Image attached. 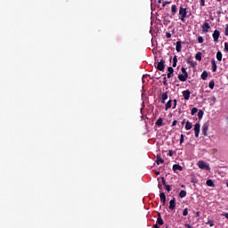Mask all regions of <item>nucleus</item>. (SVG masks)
I'll list each match as a JSON object with an SVG mask.
<instances>
[{"mask_svg": "<svg viewBox=\"0 0 228 228\" xmlns=\"http://www.w3.org/2000/svg\"><path fill=\"white\" fill-rule=\"evenodd\" d=\"M159 3H161V0H160V1H159Z\"/></svg>", "mask_w": 228, "mask_h": 228, "instance_id": "obj_57", "label": "nucleus"}, {"mask_svg": "<svg viewBox=\"0 0 228 228\" xmlns=\"http://www.w3.org/2000/svg\"><path fill=\"white\" fill-rule=\"evenodd\" d=\"M155 126H163V118H159L156 121Z\"/></svg>", "mask_w": 228, "mask_h": 228, "instance_id": "obj_22", "label": "nucleus"}, {"mask_svg": "<svg viewBox=\"0 0 228 228\" xmlns=\"http://www.w3.org/2000/svg\"><path fill=\"white\" fill-rule=\"evenodd\" d=\"M216 60H217L218 61H222V52L218 51V52L216 53Z\"/></svg>", "mask_w": 228, "mask_h": 228, "instance_id": "obj_24", "label": "nucleus"}, {"mask_svg": "<svg viewBox=\"0 0 228 228\" xmlns=\"http://www.w3.org/2000/svg\"><path fill=\"white\" fill-rule=\"evenodd\" d=\"M217 1V3H220V2H222V0H216Z\"/></svg>", "mask_w": 228, "mask_h": 228, "instance_id": "obj_56", "label": "nucleus"}, {"mask_svg": "<svg viewBox=\"0 0 228 228\" xmlns=\"http://www.w3.org/2000/svg\"><path fill=\"white\" fill-rule=\"evenodd\" d=\"M152 228H159V226L158 224H153Z\"/></svg>", "mask_w": 228, "mask_h": 228, "instance_id": "obj_52", "label": "nucleus"}, {"mask_svg": "<svg viewBox=\"0 0 228 228\" xmlns=\"http://www.w3.org/2000/svg\"><path fill=\"white\" fill-rule=\"evenodd\" d=\"M173 76H174V73H167L168 79H170V77H173Z\"/></svg>", "mask_w": 228, "mask_h": 228, "instance_id": "obj_46", "label": "nucleus"}, {"mask_svg": "<svg viewBox=\"0 0 228 228\" xmlns=\"http://www.w3.org/2000/svg\"><path fill=\"white\" fill-rule=\"evenodd\" d=\"M163 224H165V222L163 221L161 215L159 214V216L157 218V225H163Z\"/></svg>", "mask_w": 228, "mask_h": 228, "instance_id": "obj_14", "label": "nucleus"}, {"mask_svg": "<svg viewBox=\"0 0 228 228\" xmlns=\"http://www.w3.org/2000/svg\"><path fill=\"white\" fill-rule=\"evenodd\" d=\"M156 163H157V165H161V164L165 163V159H163L161 158V156H157Z\"/></svg>", "mask_w": 228, "mask_h": 228, "instance_id": "obj_15", "label": "nucleus"}, {"mask_svg": "<svg viewBox=\"0 0 228 228\" xmlns=\"http://www.w3.org/2000/svg\"><path fill=\"white\" fill-rule=\"evenodd\" d=\"M204 117V111L202 110H200L198 112V118H202Z\"/></svg>", "mask_w": 228, "mask_h": 228, "instance_id": "obj_27", "label": "nucleus"}, {"mask_svg": "<svg viewBox=\"0 0 228 228\" xmlns=\"http://www.w3.org/2000/svg\"><path fill=\"white\" fill-rule=\"evenodd\" d=\"M165 188L167 191H172V187H170V185H166Z\"/></svg>", "mask_w": 228, "mask_h": 228, "instance_id": "obj_39", "label": "nucleus"}, {"mask_svg": "<svg viewBox=\"0 0 228 228\" xmlns=\"http://www.w3.org/2000/svg\"><path fill=\"white\" fill-rule=\"evenodd\" d=\"M167 71H168V73H170V74H174V68H173V67H168V68H167Z\"/></svg>", "mask_w": 228, "mask_h": 228, "instance_id": "obj_34", "label": "nucleus"}, {"mask_svg": "<svg viewBox=\"0 0 228 228\" xmlns=\"http://www.w3.org/2000/svg\"><path fill=\"white\" fill-rule=\"evenodd\" d=\"M167 99H168V93L167 92H166L162 94V101H161L162 104H165V101H167Z\"/></svg>", "mask_w": 228, "mask_h": 228, "instance_id": "obj_20", "label": "nucleus"}, {"mask_svg": "<svg viewBox=\"0 0 228 228\" xmlns=\"http://www.w3.org/2000/svg\"><path fill=\"white\" fill-rule=\"evenodd\" d=\"M200 5L206 6V0H200Z\"/></svg>", "mask_w": 228, "mask_h": 228, "instance_id": "obj_43", "label": "nucleus"}, {"mask_svg": "<svg viewBox=\"0 0 228 228\" xmlns=\"http://www.w3.org/2000/svg\"><path fill=\"white\" fill-rule=\"evenodd\" d=\"M183 216H188V208H184V210L183 212Z\"/></svg>", "mask_w": 228, "mask_h": 228, "instance_id": "obj_36", "label": "nucleus"}, {"mask_svg": "<svg viewBox=\"0 0 228 228\" xmlns=\"http://www.w3.org/2000/svg\"><path fill=\"white\" fill-rule=\"evenodd\" d=\"M179 197L180 199H184V197H186V191L182 190L179 193Z\"/></svg>", "mask_w": 228, "mask_h": 228, "instance_id": "obj_23", "label": "nucleus"}, {"mask_svg": "<svg viewBox=\"0 0 228 228\" xmlns=\"http://www.w3.org/2000/svg\"><path fill=\"white\" fill-rule=\"evenodd\" d=\"M197 111H199V109H197L196 107L192 108L191 110V115H195V113H197Z\"/></svg>", "mask_w": 228, "mask_h": 228, "instance_id": "obj_29", "label": "nucleus"}, {"mask_svg": "<svg viewBox=\"0 0 228 228\" xmlns=\"http://www.w3.org/2000/svg\"><path fill=\"white\" fill-rule=\"evenodd\" d=\"M161 179H162L163 186H167V180H165V177L162 176Z\"/></svg>", "mask_w": 228, "mask_h": 228, "instance_id": "obj_37", "label": "nucleus"}, {"mask_svg": "<svg viewBox=\"0 0 228 228\" xmlns=\"http://www.w3.org/2000/svg\"><path fill=\"white\" fill-rule=\"evenodd\" d=\"M184 227H186V228H193V227H191V226L190 225V224H184Z\"/></svg>", "mask_w": 228, "mask_h": 228, "instance_id": "obj_48", "label": "nucleus"}, {"mask_svg": "<svg viewBox=\"0 0 228 228\" xmlns=\"http://www.w3.org/2000/svg\"><path fill=\"white\" fill-rule=\"evenodd\" d=\"M170 108H172V100H169V101L166 103V110H170Z\"/></svg>", "mask_w": 228, "mask_h": 228, "instance_id": "obj_25", "label": "nucleus"}, {"mask_svg": "<svg viewBox=\"0 0 228 228\" xmlns=\"http://www.w3.org/2000/svg\"><path fill=\"white\" fill-rule=\"evenodd\" d=\"M207 224L209 225L210 227H213L215 225V222L211 221V220H208Z\"/></svg>", "mask_w": 228, "mask_h": 228, "instance_id": "obj_33", "label": "nucleus"}, {"mask_svg": "<svg viewBox=\"0 0 228 228\" xmlns=\"http://www.w3.org/2000/svg\"><path fill=\"white\" fill-rule=\"evenodd\" d=\"M183 143H184V134H181V138H180V145H183Z\"/></svg>", "mask_w": 228, "mask_h": 228, "instance_id": "obj_31", "label": "nucleus"}, {"mask_svg": "<svg viewBox=\"0 0 228 228\" xmlns=\"http://www.w3.org/2000/svg\"><path fill=\"white\" fill-rule=\"evenodd\" d=\"M194 132H195V137L199 138V134H200V123H196L194 125Z\"/></svg>", "mask_w": 228, "mask_h": 228, "instance_id": "obj_3", "label": "nucleus"}, {"mask_svg": "<svg viewBox=\"0 0 228 228\" xmlns=\"http://www.w3.org/2000/svg\"><path fill=\"white\" fill-rule=\"evenodd\" d=\"M182 126H184V120H183V121H182Z\"/></svg>", "mask_w": 228, "mask_h": 228, "instance_id": "obj_55", "label": "nucleus"}, {"mask_svg": "<svg viewBox=\"0 0 228 228\" xmlns=\"http://www.w3.org/2000/svg\"><path fill=\"white\" fill-rule=\"evenodd\" d=\"M224 53H228V42L224 43Z\"/></svg>", "mask_w": 228, "mask_h": 228, "instance_id": "obj_35", "label": "nucleus"}, {"mask_svg": "<svg viewBox=\"0 0 228 228\" xmlns=\"http://www.w3.org/2000/svg\"><path fill=\"white\" fill-rule=\"evenodd\" d=\"M159 190H161V188H163V185H161L160 183H159Z\"/></svg>", "mask_w": 228, "mask_h": 228, "instance_id": "obj_54", "label": "nucleus"}, {"mask_svg": "<svg viewBox=\"0 0 228 228\" xmlns=\"http://www.w3.org/2000/svg\"><path fill=\"white\" fill-rule=\"evenodd\" d=\"M182 72L184 75H188V71H186V68H184V67L182 68Z\"/></svg>", "mask_w": 228, "mask_h": 228, "instance_id": "obj_38", "label": "nucleus"}, {"mask_svg": "<svg viewBox=\"0 0 228 228\" xmlns=\"http://www.w3.org/2000/svg\"><path fill=\"white\" fill-rule=\"evenodd\" d=\"M166 37L167 38H172V34H170V32H167Z\"/></svg>", "mask_w": 228, "mask_h": 228, "instance_id": "obj_42", "label": "nucleus"}, {"mask_svg": "<svg viewBox=\"0 0 228 228\" xmlns=\"http://www.w3.org/2000/svg\"><path fill=\"white\" fill-rule=\"evenodd\" d=\"M208 71L204 70L201 74V79H203V81H206V79H208Z\"/></svg>", "mask_w": 228, "mask_h": 228, "instance_id": "obj_21", "label": "nucleus"}, {"mask_svg": "<svg viewBox=\"0 0 228 228\" xmlns=\"http://www.w3.org/2000/svg\"><path fill=\"white\" fill-rule=\"evenodd\" d=\"M167 4H170V2L165 1L162 4V7L165 8V6H167Z\"/></svg>", "mask_w": 228, "mask_h": 228, "instance_id": "obj_40", "label": "nucleus"}, {"mask_svg": "<svg viewBox=\"0 0 228 228\" xmlns=\"http://www.w3.org/2000/svg\"><path fill=\"white\" fill-rule=\"evenodd\" d=\"M173 67H177V62H173Z\"/></svg>", "mask_w": 228, "mask_h": 228, "instance_id": "obj_53", "label": "nucleus"}, {"mask_svg": "<svg viewBox=\"0 0 228 228\" xmlns=\"http://www.w3.org/2000/svg\"><path fill=\"white\" fill-rule=\"evenodd\" d=\"M168 156H170V157L174 156V151H169Z\"/></svg>", "mask_w": 228, "mask_h": 228, "instance_id": "obj_49", "label": "nucleus"}, {"mask_svg": "<svg viewBox=\"0 0 228 228\" xmlns=\"http://www.w3.org/2000/svg\"><path fill=\"white\" fill-rule=\"evenodd\" d=\"M173 170L175 172V170H179L180 172H183V167H181L179 164H175L173 166Z\"/></svg>", "mask_w": 228, "mask_h": 228, "instance_id": "obj_16", "label": "nucleus"}, {"mask_svg": "<svg viewBox=\"0 0 228 228\" xmlns=\"http://www.w3.org/2000/svg\"><path fill=\"white\" fill-rule=\"evenodd\" d=\"M175 13H177V5L173 4L171 6V17H174V15H175Z\"/></svg>", "mask_w": 228, "mask_h": 228, "instance_id": "obj_11", "label": "nucleus"}, {"mask_svg": "<svg viewBox=\"0 0 228 228\" xmlns=\"http://www.w3.org/2000/svg\"><path fill=\"white\" fill-rule=\"evenodd\" d=\"M173 62H176L177 63V55H175L173 57Z\"/></svg>", "mask_w": 228, "mask_h": 228, "instance_id": "obj_45", "label": "nucleus"}, {"mask_svg": "<svg viewBox=\"0 0 228 228\" xmlns=\"http://www.w3.org/2000/svg\"><path fill=\"white\" fill-rule=\"evenodd\" d=\"M160 202L165 206L167 204V196L165 195V192H161L160 195Z\"/></svg>", "mask_w": 228, "mask_h": 228, "instance_id": "obj_9", "label": "nucleus"}, {"mask_svg": "<svg viewBox=\"0 0 228 228\" xmlns=\"http://www.w3.org/2000/svg\"><path fill=\"white\" fill-rule=\"evenodd\" d=\"M164 76V78H163V85L164 86H168V83H167V75H163Z\"/></svg>", "mask_w": 228, "mask_h": 228, "instance_id": "obj_30", "label": "nucleus"}, {"mask_svg": "<svg viewBox=\"0 0 228 228\" xmlns=\"http://www.w3.org/2000/svg\"><path fill=\"white\" fill-rule=\"evenodd\" d=\"M208 86L210 90H213V88H215V80H211L208 84Z\"/></svg>", "mask_w": 228, "mask_h": 228, "instance_id": "obj_26", "label": "nucleus"}, {"mask_svg": "<svg viewBox=\"0 0 228 228\" xmlns=\"http://www.w3.org/2000/svg\"><path fill=\"white\" fill-rule=\"evenodd\" d=\"M198 42H199V44H203V43H204V37H202L201 36H200V37H198Z\"/></svg>", "mask_w": 228, "mask_h": 228, "instance_id": "obj_32", "label": "nucleus"}, {"mask_svg": "<svg viewBox=\"0 0 228 228\" xmlns=\"http://www.w3.org/2000/svg\"><path fill=\"white\" fill-rule=\"evenodd\" d=\"M209 129V125H208V123H205L203 126H202V128H201V134L204 135V136H207L208 135V131Z\"/></svg>", "mask_w": 228, "mask_h": 228, "instance_id": "obj_5", "label": "nucleus"}, {"mask_svg": "<svg viewBox=\"0 0 228 228\" xmlns=\"http://www.w3.org/2000/svg\"><path fill=\"white\" fill-rule=\"evenodd\" d=\"M195 59L198 61H202V53L200 52H198L195 55Z\"/></svg>", "mask_w": 228, "mask_h": 228, "instance_id": "obj_18", "label": "nucleus"}, {"mask_svg": "<svg viewBox=\"0 0 228 228\" xmlns=\"http://www.w3.org/2000/svg\"><path fill=\"white\" fill-rule=\"evenodd\" d=\"M193 127V125L191 124V122L187 121L185 124V129L186 131H190V129H191Z\"/></svg>", "mask_w": 228, "mask_h": 228, "instance_id": "obj_19", "label": "nucleus"}, {"mask_svg": "<svg viewBox=\"0 0 228 228\" xmlns=\"http://www.w3.org/2000/svg\"><path fill=\"white\" fill-rule=\"evenodd\" d=\"M157 69L160 72H163V70H165V61L163 59L160 60V61L158 62Z\"/></svg>", "mask_w": 228, "mask_h": 228, "instance_id": "obj_4", "label": "nucleus"}, {"mask_svg": "<svg viewBox=\"0 0 228 228\" xmlns=\"http://www.w3.org/2000/svg\"><path fill=\"white\" fill-rule=\"evenodd\" d=\"M179 15H180V20H182V22H184L187 15H188V12L186 11V8H183V6H181L179 8Z\"/></svg>", "mask_w": 228, "mask_h": 228, "instance_id": "obj_1", "label": "nucleus"}, {"mask_svg": "<svg viewBox=\"0 0 228 228\" xmlns=\"http://www.w3.org/2000/svg\"><path fill=\"white\" fill-rule=\"evenodd\" d=\"M169 209H171V211H174V209H175V198H173V200H170Z\"/></svg>", "mask_w": 228, "mask_h": 228, "instance_id": "obj_10", "label": "nucleus"}, {"mask_svg": "<svg viewBox=\"0 0 228 228\" xmlns=\"http://www.w3.org/2000/svg\"><path fill=\"white\" fill-rule=\"evenodd\" d=\"M155 174H156V175H159V174H161V172L156 171Z\"/></svg>", "mask_w": 228, "mask_h": 228, "instance_id": "obj_51", "label": "nucleus"}, {"mask_svg": "<svg viewBox=\"0 0 228 228\" xmlns=\"http://www.w3.org/2000/svg\"><path fill=\"white\" fill-rule=\"evenodd\" d=\"M213 38H214V42H218V38H220V31L218 30H215L213 35H212Z\"/></svg>", "mask_w": 228, "mask_h": 228, "instance_id": "obj_8", "label": "nucleus"}, {"mask_svg": "<svg viewBox=\"0 0 228 228\" xmlns=\"http://www.w3.org/2000/svg\"><path fill=\"white\" fill-rule=\"evenodd\" d=\"M179 81L184 82L186 79H188V75L180 74L178 75Z\"/></svg>", "mask_w": 228, "mask_h": 228, "instance_id": "obj_13", "label": "nucleus"}, {"mask_svg": "<svg viewBox=\"0 0 228 228\" xmlns=\"http://www.w3.org/2000/svg\"><path fill=\"white\" fill-rule=\"evenodd\" d=\"M175 49L177 53H181V49H183V44L181 43V41L176 42Z\"/></svg>", "mask_w": 228, "mask_h": 228, "instance_id": "obj_12", "label": "nucleus"}, {"mask_svg": "<svg viewBox=\"0 0 228 228\" xmlns=\"http://www.w3.org/2000/svg\"><path fill=\"white\" fill-rule=\"evenodd\" d=\"M209 29H211V26L209 25V23L208 22L203 23V25H202L203 33H208Z\"/></svg>", "mask_w": 228, "mask_h": 228, "instance_id": "obj_6", "label": "nucleus"}, {"mask_svg": "<svg viewBox=\"0 0 228 228\" xmlns=\"http://www.w3.org/2000/svg\"><path fill=\"white\" fill-rule=\"evenodd\" d=\"M195 216H196V217L200 216V212H196V213H195Z\"/></svg>", "mask_w": 228, "mask_h": 228, "instance_id": "obj_50", "label": "nucleus"}, {"mask_svg": "<svg viewBox=\"0 0 228 228\" xmlns=\"http://www.w3.org/2000/svg\"><path fill=\"white\" fill-rule=\"evenodd\" d=\"M211 63H212V71L215 72L217 69L216 61H215V59H212Z\"/></svg>", "mask_w": 228, "mask_h": 228, "instance_id": "obj_17", "label": "nucleus"}, {"mask_svg": "<svg viewBox=\"0 0 228 228\" xmlns=\"http://www.w3.org/2000/svg\"><path fill=\"white\" fill-rule=\"evenodd\" d=\"M207 186H215V183H213V180H211V179L208 180Z\"/></svg>", "mask_w": 228, "mask_h": 228, "instance_id": "obj_28", "label": "nucleus"}, {"mask_svg": "<svg viewBox=\"0 0 228 228\" xmlns=\"http://www.w3.org/2000/svg\"><path fill=\"white\" fill-rule=\"evenodd\" d=\"M177 106V100H174V107L173 110H175V107Z\"/></svg>", "mask_w": 228, "mask_h": 228, "instance_id": "obj_44", "label": "nucleus"}, {"mask_svg": "<svg viewBox=\"0 0 228 228\" xmlns=\"http://www.w3.org/2000/svg\"><path fill=\"white\" fill-rule=\"evenodd\" d=\"M175 126H177V120H174L172 123V126L174 127Z\"/></svg>", "mask_w": 228, "mask_h": 228, "instance_id": "obj_47", "label": "nucleus"}, {"mask_svg": "<svg viewBox=\"0 0 228 228\" xmlns=\"http://www.w3.org/2000/svg\"><path fill=\"white\" fill-rule=\"evenodd\" d=\"M190 95H191V92H190V90L183 91V97L185 101H190Z\"/></svg>", "mask_w": 228, "mask_h": 228, "instance_id": "obj_7", "label": "nucleus"}, {"mask_svg": "<svg viewBox=\"0 0 228 228\" xmlns=\"http://www.w3.org/2000/svg\"><path fill=\"white\" fill-rule=\"evenodd\" d=\"M198 167L201 168V170H211V167H209V165L206 164L203 160H200L198 162Z\"/></svg>", "mask_w": 228, "mask_h": 228, "instance_id": "obj_2", "label": "nucleus"}, {"mask_svg": "<svg viewBox=\"0 0 228 228\" xmlns=\"http://www.w3.org/2000/svg\"><path fill=\"white\" fill-rule=\"evenodd\" d=\"M224 35H225V37H228V25H226V27H225Z\"/></svg>", "mask_w": 228, "mask_h": 228, "instance_id": "obj_41", "label": "nucleus"}]
</instances>
